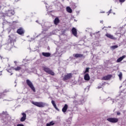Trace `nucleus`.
<instances>
[{
    "mask_svg": "<svg viewBox=\"0 0 126 126\" xmlns=\"http://www.w3.org/2000/svg\"><path fill=\"white\" fill-rule=\"evenodd\" d=\"M107 120L108 121V122H110V123H118V122H119V119L115 118H108Z\"/></svg>",
    "mask_w": 126,
    "mask_h": 126,
    "instance_id": "20e7f679",
    "label": "nucleus"
},
{
    "mask_svg": "<svg viewBox=\"0 0 126 126\" xmlns=\"http://www.w3.org/2000/svg\"><path fill=\"white\" fill-rule=\"evenodd\" d=\"M84 79L85 80H90V76H89V74H86L84 76Z\"/></svg>",
    "mask_w": 126,
    "mask_h": 126,
    "instance_id": "a211bd4d",
    "label": "nucleus"
},
{
    "mask_svg": "<svg viewBox=\"0 0 126 126\" xmlns=\"http://www.w3.org/2000/svg\"><path fill=\"white\" fill-rule=\"evenodd\" d=\"M68 108V106L67 105V104H65L62 109V111L63 112V113H65Z\"/></svg>",
    "mask_w": 126,
    "mask_h": 126,
    "instance_id": "2eb2a0df",
    "label": "nucleus"
},
{
    "mask_svg": "<svg viewBox=\"0 0 126 126\" xmlns=\"http://www.w3.org/2000/svg\"><path fill=\"white\" fill-rule=\"evenodd\" d=\"M112 77L111 75H108L107 76H106L105 77H103V79L104 80H109V79H110Z\"/></svg>",
    "mask_w": 126,
    "mask_h": 126,
    "instance_id": "aec40b11",
    "label": "nucleus"
},
{
    "mask_svg": "<svg viewBox=\"0 0 126 126\" xmlns=\"http://www.w3.org/2000/svg\"><path fill=\"white\" fill-rule=\"evenodd\" d=\"M117 48H118L117 45H114V46H111V49H113V50H115V49H117Z\"/></svg>",
    "mask_w": 126,
    "mask_h": 126,
    "instance_id": "393cba45",
    "label": "nucleus"
},
{
    "mask_svg": "<svg viewBox=\"0 0 126 126\" xmlns=\"http://www.w3.org/2000/svg\"><path fill=\"white\" fill-rule=\"evenodd\" d=\"M36 22H38V20H36Z\"/></svg>",
    "mask_w": 126,
    "mask_h": 126,
    "instance_id": "c9c22d12",
    "label": "nucleus"
},
{
    "mask_svg": "<svg viewBox=\"0 0 126 126\" xmlns=\"http://www.w3.org/2000/svg\"><path fill=\"white\" fill-rule=\"evenodd\" d=\"M111 11H112V9H110V10L109 11V13H111Z\"/></svg>",
    "mask_w": 126,
    "mask_h": 126,
    "instance_id": "473e14b6",
    "label": "nucleus"
},
{
    "mask_svg": "<svg viewBox=\"0 0 126 126\" xmlns=\"http://www.w3.org/2000/svg\"><path fill=\"white\" fill-rule=\"evenodd\" d=\"M51 103H52L53 107H54V108L56 109V110H57V111H59L60 109H59V108L57 107V105L55 103V100H52Z\"/></svg>",
    "mask_w": 126,
    "mask_h": 126,
    "instance_id": "4468645a",
    "label": "nucleus"
},
{
    "mask_svg": "<svg viewBox=\"0 0 126 126\" xmlns=\"http://www.w3.org/2000/svg\"><path fill=\"white\" fill-rule=\"evenodd\" d=\"M13 69H14V70H16V71H19V70L21 69V67L19 66L16 68L13 67Z\"/></svg>",
    "mask_w": 126,
    "mask_h": 126,
    "instance_id": "4be33fe9",
    "label": "nucleus"
},
{
    "mask_svg": "<svg viewBox=\"0 0 126 126\" xmlns=\"http://www.w3.org/2000/svg\"><path fill=\"white\" fill-rule=\"evenodd\" d=\"M15 36L13 35V34H11L9 35V39L8 41L10 42V43H13V44H14V42L15 41Z\"/></svg>",
    "mask_w": 126,
    "mask_h": 126,
    "instance_id": "39448f33",
    "label": "nucleus"
},
{
    "mask_svg": "<svg viewBox=\"0 0 126 126\" xmlns=\"http://www.w3.org/2000/svg\"><path fill=\"white\" fill-rule=\"evenodd\" d=\"M74 103H75V104H76V103H77V101L76 100H75L73 101Z\"/></svg>",
    "mask_w": 126,
    "mask_h": 126,
    "instance_id": "2f4dec72",
    "label": "nucleus"
},
{
    "mask_svg": "<svg viewBox=\"0 0 126 126\" xmlns=\"http://www.w3.org/2000/svg\"><path fill=\"white\" fill-rule=\"evenodd\" d=\"M72 77V73H68L65 75L63 78V80H68V79H70Z\"/></svg>",
    "mask_w": 126,
    "mask_h": 126,
    "instance_id": "6e6552de",
    "label": "nucleus"
},
{
    "mask_svg": "<svg viewBox=\"0 0 126 126\" xmlns=\"http://www.w3.org/2000/svg\"><path fill=\"white\" fill-rule=\"evenodd\" d=\"M72 32L74 36L77 37V31H76V29L73 28L72 29Z\"/></svg>",
    "mask_w": 126,
    "mask_h": 126,
    "instance_id": "9d476101",
    "label": "nucleus"
},
{
    "mask_svg": "<svg viewBox=\"0 0 126 126\" xmlns=\"http://www.w3.org/2000/svg\"><path fill=\"white\" fill-rule=\"evenodd\" d=\"M15 63H16V61H14V62Z\"/></svg>",
    "mask_w": 126,
    "mask_h": 126,
    "instance_id": "f704fd0d",
    "label": "nucleus"
},
{
    "mask_svg": "<svg viewBox=\"0 0 126 126\" xmlns=\"http://www.w3.org/2000/svg\"><path fill=\"white\" fill-rule=\"evenodd\" d=\"M1 116H2L4 118H5V122H6V120L9 118V115L7 113V112L6 111H3L1 114Z\"/></svg>",
    "mask_w": 126,
    "mask_h": 126,
    "instance_id": "423d86ee",
    "label": "nucleus"
},
{
    "mask_svg": "<svg viewBox=\"0 0 126 126\" xmlns=\"http://www.w3.org/2000/svg\"><path fill=\"white\" fill-rule=\"evenodd\" d=\"M3 97H4V94H3L0 93V99L1 98H3Z\"/></svg>",
    "mask_w": 126,
    "mask_h": 126,
    "instance_id": "bb28decb",
    "label": "nucleus"
},
{
    "mask_svg": "<svg viewBox=\"0 0 126 126\" xmlns=\"http://www.w3.org/2000/svg\"><path fill=\"white\" fill-rule=\"evenodd\" d=\"M17 33L19 34V35H23V34H24V30L22 28H20L18 29Z\"/></svg>",
    "mask_w": 126,
    "mask_h": 126,
    "instance_id": "1a4fd4ad",
    "label": "nucleus"
},
{
    "mask_svg": "<svg viewBox=\"0 0 126 126\" xmlns=\"http://www.w3.org/2000/svg\"><path fill=\"white\" fill-rule=\"evenodd\" d=\"M26 83L27 85L31 88V89L32 90L33 92H36V89H35V87H34V85H33V83L30 80L27 79L26 80Z\"/></svg>",
    "mask_w": 126,
    "mask_h": 126,
    "instance_id": "f03ea898",
    "label": "nucleus"
},
{
    "mask_svg": "<svg viewBox=\"0 0 126 126\" xmlns=\"http://www.w3.org/2000/svg\"><path fill=\"white\" fill-rule=\"evenodd\" d=\"M97 88L98 89H100V88H102V87L98 86Z\"/></svg>",
    "mask_w": 126,
    "mask_h": 126,
    "instance_id": "7c9ffc66",
    "label": "nucleus"
},
{
    "mask_svg": "<svg viewBox=\"0 0 126 126\" xmlns=\"http://www.w3.org/2000/svg\"><path fill=\"white\" fill-rule=\"evenodd\" d=\"M100 23H103V21H100Z\"/></svg>",
    "mask_w": 126,
    "mask_h": 126,
    "instance_id": "72a5a7b5",
    "label": "nucleus"
},
{
    "mask_svg": "<svg viewBox=\"0 0 126 126\" xmlns=\"http://www.w3.org/2000/svg\"><path fill=\"white\" fill-rule=\"evenodd\" d=\"M15 12L13 10H8L5 13V14L7 16H12L14 14Z\"/></svg>",
    "mask_w": 126,
    "mask_h": 126,
    "instance_id": "0eeeda50",
    "label": "nucleus"
},
{
    "mask_svg": "<svg viewBox=\"0 0 126 126\" xmlns=\"http://www.w3.org/2000/svg\"><path fill=\"white\" fill-rule=\"evenodd\" d=\"M11 75H12V73L11 74Z\"/></svg>",
    "mask_w": 126,
    "mask_h": 126,
    "instance_id": "4c0bfd02",
    "label": "nucleus"
},
{
    "mask_svg": "<svg viewBox=\"0 0 126 126\" xmlns=\"http://www.w3.org/2000/svg\"><path fill=\"white\" fill-rule=\"evenodd\" d=\"M126 57V56L125 55H124L122 57L119 58L118 59H117V63H121V62H122V61H123V60H124Z\"/></svg>",
    "mask_w": 126,
    "mask_h": 126,
    "instance_id": "f3484780",
    "label": "nucleus"
},
{
    "mask_svg": "<svg viewBox=\"0 0 126 126\" xmlns=\"http://www.w3.org/2000/svg\"><path fill=\"white\" fill-rule=\"evenodd\" d=\"M66 11L69 13H71L72 12V9L70 8V7H66Z\"/></svg>",
    "mask_w": 126,
    "mask_h": 126,
    "instance_id": "412c9836",
    "label": "nucleus"
},
{
    "mask_svg": "<svg viewBox=\"0 0 126 126\" xmlns=\"http://www.w3.org/2000/svg\"><path fill=\"white\" fill-rule=\"evenodd\" d=\"M73 56L75 57V58H83L84 57L83 54H73Z\"/></svg>",
    "mask_w": 126,
    "mask_h": 126,
    "instance_id": "dca6fc26",
    "label": "nucleus"
},
{
    "mask_svg": "<svg viewBox=\"0 0 126 126\" xmlns=\"http://www.w3.org/2000/svg\"><path fill=\"white\" fill-rule=\"evenodd\" d=\"M117 115L118 116H120L121 115L120 112H117Z\"/></svg>",
    "mask_w": 126,
    "mask_h": 126,
    "instance_id": "c756f323",
    "label": "nucleus"
},
{
    "mask_svg": "<svg viewBox=\"0 0 126 126\" xmlns=\"http://www.w3.org/2000/svg\"><path fill=\"white\" fill-rule=\"evenodd\" d=\"M1 6H0V8H1Z\"/></svg>",
    "mask_w": 126,
    "mask_h": 126,
    "instance_id": "58836bf2",
    "label": "nucleus"
},
{
    "mask_svg": "<svg viewBox=\"0 0 126 126\" xmlns=\"http://www.w3.org/2000/svg\"><path fill=\"white\" fill-rule=\"evenodd\" d=\"M42 68L43 70L47 73H48V74H50L51 75H55V72H54L53 70H51L50 68L47 66H43L42 67Z\"/></svg>",
    "mask_w": 126,
    "mask_h": 126,
    "instance_id": "7ed1b4c3",
    "label": "nucleus"
},
{
    "mask_svg": "<svg viewBox=\"0 0 126 126\" xmlns=\"http://www.w3.org/2000/svg\"><path fill=\"white\" fill-rule=\"evenodd\" d=\"M32 103L39 108H44V107H48L49 106L48 103L43 102L32 101Z\"/></svg>",
    "mask_w": 126,
    "mask_h": 126,
    "instance_id": "f257e3e1",
    "label": "nucleus"
},
{
    "mask_svg": "<svg viewBox=\"0 0 126 126\" xmlns=\"http://www.w3.org/2000/svg\"><path fill=\"white\" fill-rule=\"evenodd\" d=\"M86 72H89V68H86V70L84 71V73H86Z\"/></svg>",
    "mask_w": 126,
    "mask_h": 126,
    "instance_id": "a878e982",
    "label": "nucleus"
},
{
    "mask_svg": "<svg viewBox=\"0 0 126 126\" xmlns=\"http://www.w3.org/2000/svg\"><path fill=\"white\" fill-rule=\"evenodd\" d=\"M120 2H125L126 0H119Z\"/></svg>",
    "mask_w": 126,
    "mask_h": 126,
    "instance_id": "cd10ccee",
    "label": "nucleus"
},
{
    "mask_svg": "<svg viewBox=\"0 0 126 126\" xmlns=\"http://www.w3.org/2000/svg\"><path fill=\"white\" fill-rule=\"evenodd\" d=\"M23 117L21 118L20 121L21 122H24L26 120V114L25 113H22Z\"/></svg>",
    "mask_w": 126,
    "mask_h": 126,
    "instance_id": "f8f14e48",
    "label": "nucleus"
},
{
    "mask_svg": "<svg viewBox=\"0 0 126 126\" xmlns=\"http://www.w3.org/2000/svg\"><path fill=\"white\" fill-rule=\"evenodd\" d=\"M17 126H24V125L23 124H18Z\"/></svg>",
    "mask_w": 126,
    "mask_h": 126,
    "instance_id": "c85d7f7f",
    "label": "nucleus"
},
{
    "mask_svg": "<svg viewBox=\"0 0 126 126\" xmlns=\"http://www.w3.org/2000/svg\"><path fill=\"white\" fill-rule=\"evenodd\" d=\"M59 23H60V19H59V18H56L54 20V24L58 25Z\"/></svg>",
    "mask_w": 126,
    "mask_h": 126,
    "instance_id": "6ab92c4d",
    "label": "nucleus"
},
{
    "mask_svg": "<svg viewBox=\"0 0 126 126\" xmlns=\"http://www.w3.org/2000/svg\"><path fill=\"white\" fill-rule=\"evenodd\" d=\"M42 56L44 57H46V58H49V57H51V53L49 52H42Z\"/></svg>",
    "mask_w": 126,
    "mask_h": 126,
    "instance_id": "9b49d317",
    "label": "nucleus"
},
{
    "mask_svg": "<svg viewBox=\"0 0 126 126\" xmlns=\"http://www.w3.org/2000/svg\"><path fill=\"white\" fill-rule=\"evenodd\" d=\"M70 59H72V57H70Z\"/></svg>",
    "mask_w": 126,
    "mask_h": 126,
    "instance_id": "e433bc0d",
    "label": "nucleus"
},
{
    "mask_svg": "<svg viewBox=\"0 0 126 126\" xmlns=\"http://www.w3.org/2000/svg\"><path fill=\"white\" fill-rule=\"evenodd\" d=\"M54 125H55V123H54V122L52 121L51 122H50L49 123H47L46 124L47 126H54Z\"/></svg>",
    "mask_w": 126,
    "mask_h": 126,
    "instance_id": "5701e85b",
    "label": "nucleus"
},
{
    "mask_svg": "<svg viewBox=\"0 0 126 126\" xmlns=\"http://www.w3.org/2000/svg\"><path fill=\"white\" fill-rule=\"evenodd\" d=\"M119 77V79L120 80H122V78H123V73H122L121 72L119 73V74L118 75Z\"/></svg>",
    "mask_w": 126,
    "mask_h": 126,
    "instance_id": "b1692460",
    "label": "nucleus"
},
{
    "mask_svg": "<svg viewBox=\"0 0 126 126\" xmlns=\"http://www.w3.org/2000/svg\"><path fill=\"white\" fill-rule=\"evenodd\" d=\"M105 36L107 37V38H109V39H112L113 40H115V38L113 36V35L110 34V33H106Z\"/></svg>",
    "mask_w": 126,
    "mask_h": 126,
    "instance_id": "ddd939ff",
    "label": "nucleus"
}]
</instances>
